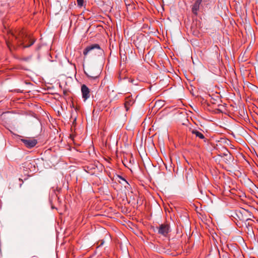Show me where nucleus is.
Here are the masks:
<instances>
[{"mask_svg":"<svg viewBox=\"0 0 258 258\" xmlns=\"http://www.w3.org/2000/svg\"><path fill=\"white\" fill-rule=\"evenodd\" d=\"M25 38V35L22 31H19L18 34L10 32L9 34V40L6 41L7 44L10 48L11 46L15 47V45L21 46L23 45Z\"/></svg>","mask_w":258,"mask_h":258,"instance_id":"f257e3e1","label":"nucleus"},{"mask_svg":"<svg viewBox=\"0 0 258 258\" xmlns=\"http://www.w3.org/2000/svg\"><path fill=\"white\" fill-rule=\"evenodd\" d=\"M103 54V50L101 48L98 44H93L88 46L83 51L84 58L99 56Z\"/></svg>","mask_w":258,"mask_h":258,"instance_id":"f03ea898","label":"nucleus"},{"mask_svg":"<svg viewBox=\"0 0 258 258\" xmlns=\"http://www.w3.org/2000/svg\"><path fill=\"white\" fill-rule=\"evenodd\" d=\"M158 233L164 237L167 236L170 231L169 225L167 223L161 224L159 227H157Z\"/></svg>","mask_w":258,"mask_h":258,"instance_id":"7ed1b4c3","label":"nucleus"},{"mask_svg":"<svg viewBox=\"0 0 258 258\" xmlns=\"http://www.w3.org/2000/svg\"><path fill=\"white\" fill-rule=\"evenodd\" d=\"M81 92L82 94V98L84 99V101L86 100L90 97V89L86 85L83 84L82 85Z\"/></svg>","mask_w":258,"mask_h":258,"instance_id":"20e7f679","label":"nucleus"},{"mask_svg":"<svg viewBox=\"0 0 258 258\" xmlns=\"http://www.w3.org/2000/svg\"><path fill=\"white\" fill-rule=\"evenodd\" d=\"M21 141L28 148L34 147L37 143V141L35 139H22Z\"/></svg>","mask_w":258,"mask_h":258,"instance_id":"39448f33","label":"nucleus"},{"mask_svg":"<svg viewBox=\"0 0 258 258\" xmlns=\"http://www.w3.org/2000/svg\"><path fill=\"white\" fill-rule=\"evenodd\" d=\"M202 2V0H197L192 6V13L196 16L198 15V11Z\"/></svg>","mask_w":258,"mask_h":258,"instance_id":"423d86ee","label":"nucleus"},{"mask_svg":"<svg viewBox=\"0 0 258 258\" xmlns=\"http://www.w3.org/2000/svg\"><path fill=\"white\" fill-rule=\"evenodd\" d=\"M190 131L192 134H194L196 135L197 137L201 139L204 140V142H206V139L204 136V135L200 132L198 131L197 130L195 129H190Z\"/></svg>","mask_w":258,"mask_h":258,"instance_id":"0eeeda50","label":"nucleus"},{"mask_svg":"<svg viewBox=\"0 0 258 258\" xmlns=\"http://www.w3.org/2000/svg\"><path fill=\"white\" fill-rule=\"evenodd\" d=\"M134 103V99L128 96L125 98V102H124V106L126 108V110H128L130 106H132Z\"/></svg>","mask_w":258,"mask_h":258,"instance_id":"6e6552de","label":"nucleus"},{"mask_svg":"<svg viewBox=\"0 0 258 258\" xmlns=\"http://www.w3.org/2000/svg\"><path fill=\"white\" fill-rule=\"evenodd\" d=\"M85 74H86L88 78L93 80H97L99 75V74L98 73L96 75H94L91 73L89 74L85 73Z\"/></svg>","mask_w":258,"mask_h":258,"instance_id":"1a4fd4ad","label":"nucleus"},{"mask_svg":"<svg viewBox=\"0 0 258 258\" xmlns=\"http://www.w3.org/2000/svg\"><path fill=\"white\" fill-rule=\"evenodd\" d=\"M224 155L226 157V163H229L230 161L233 160V157L231 155V154L227 151V153H225Z\"/></svg>","mask_w":258,"mask_h":258,"instance_id":"9d476101","label":"nucleus"},{"mask_svg":"<svg viewBox=\"0 0 258 258\" xmlns=\"http://www.w3.org/2000/svg\"><path fill=\"white\" fill-rule=\"evenodd\" d=\"M78 6L82 7L84 4V0H77Z\"/></svg>","mask_w":258,"mask_h":258,"instance_id":"9b49d317","label":"nucleus"},{"mask_svg":"<svg viewBox=\"0 0 258 258\" xmlns=\"http://www.w3.org/2000/svg\"><path fill=\"white\" fill-rule=\"evenodd\" d=\"M30 41H31L30 43L28 45H24L23 46L24 48H26V47L31 46L32 45H33L34 44V41H35L34 40H30Z\"/></svg>","mask_w":258,"mask_h":258,"instance_id":"f8f14e48","label":"nucleus"},{"mask_svg":"<svg viewBox=\"0 0 258 258\" xmlns=\"http://www.w3.org/2000/svg\"><path fill=\"white\" fill-rule=\"evenodd\" d=\"M118 177L122 180L124 181V182H125L127 184H128V182H127V181H126V180L123 178L122 177V176H120V175H118Z\"/></svg>","mask_w":258,"mask_h":258,"instance_id":"ddd939ff","label":"nucleus"},{"mask_svg":"<svg viewBox=\"0 0 258 258\" xmlns=\"http://www.w3.org/2000/svg\"><path fill=\"white\" fill-rule=\"evenodd\" d=\"M242 211L243 212V213L244 214H245V213H246V212H248V211H246V210H245L244 209H242Z\"/></svg>","mask_w":258,"mask_h":258,"instance_id":"4468645a","label":"nucleus"},{"mask_svg":"<svg viewBox=\"0 0 258 258\" xmlns=\"http://www.w3.org/2000/svg\"><path fill=\"white\" fill-rule=\"evenodd\" d=\"M248 219H245V218H244L242 216V218L240 219V220H247Z\"/></svg>","mask_w":258,"mask_h":258,"instance_id":"2eb2a0df","label":"nucleus"}]
</instances>
